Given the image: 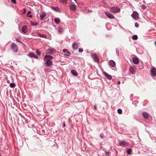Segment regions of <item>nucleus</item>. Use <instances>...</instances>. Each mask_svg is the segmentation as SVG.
Instances as JSON below:
<instances>
[{
  "label": "nucleus",
  "mask_w": 156,
  "mask_h": 156,
  "mask_svg": "<svg viewBox=\"0 0 156 156\" xmlns=\"http://www.w3.org/2000/svg\"><path fill=\"white\" fill-rule=\"evenodd\" d=\"M53 58L52 56L50 55L44 56V60L46 62L45 64L47 67H49L52 65Z\"/></svg>",
  "instance_id": "obj_1"
},
{
  "label": "nucleus",
  "mask_w": 156,
  "mask_h": 156,
  "mask_svg": "<svg viewBox=\"0 0 156 156\" xmlns=\"http://www.w3.org/2000/svg\"><path fill=\"white\" fill-rule=\"evenodd\" d=\"M142 115L145 119L148 120L149 122H151L152 121V118L147 113L145 112H143L142 113Z\"/></svg>",
  "instance_id": "obj_2"
},
{
  "label": "nucleus",
  "mask_w": 156,
  "mask_h": 156,
  "mask_svg": "<svg viewBox=\"0 0 156 156\" xmlns=\"http://www.w3.org/2000/svg\"><path fill=\"white\" fill-rule=\"evenodd\" d=\"M11 49L14 53H16L18 51V47L17 45L14 42L12 43L10 47Z\"/></svg>",
  "instance_id": "obj_3"
},
{
  "label": "nucleus",
  "mask_w": 156,
  "mask_h": 156,
  "mask_svg": "<svg viewBox=\"0 0 156 156\" xmlns=\"http://www.w3.org/2000/svg\"><path fill=\"white\" fill-rule=\"evenodd\" d=\"M117 143L118 145L122 147H126L129 145V144L128 142L125 141L119 140Z\"/></svg>",
  "instance_id": "obj_4"
},
{
  "label": "nucleus",
  "mask_w": 156,
  "mask_h": 156,
  "mask_svg": "<svg viewBox=\"0 0 156 156\" xmlns=\"http://www.w3.org/2000/svg\"><path fill=\"white\" fill-rule=\"evenodd\" d=\"M110 11L114 13H117L120 12V9L117 7H112L110 9Z\"/></svg>",
  "instance_id": "obj_5"
},
{
  "label": "nucleus",
  "mask_w": 156,
  "mask_h": 156,
  "mask_svg": "<svg viewBox=\"0 0 156 156\" xmlns=\"http://www.w3.org/2000/svg\"><path fill=\"white\" fill-rule=\"evenodd\" d=\"M143 151L145 153L147 154L148 155L151 156L152 155V153L151 152V150L148 147H146L145 148H143Z\"/></svg>",
  "instance_id": "obj_6"
},
{
  "label": "nucleus",
  "mask_w": 156,
  "mask_h": 156,
  "mask_svg": "<svg viewBox=\"0 0 156 156\" xmlns=\"http://www.w3.org/2000/svg\"><path fill=\"white\" fill-rule=\"evenodd\" d=\"M91 57L93 58L94 62H98L99 61V59L97 55L95 54H91Z\"/></svg>",
  "instance_id": "obj_7"
},
{
  "label": "nucleus",
  "mask_w": 156,
  "mask_h": 156,
  "mask_svg": "<svg viewBox=\"0 0 156 156\" xmlns=\"http://www.w3.org/2000/svg\"><path fill=\"white\" fill-rule=\"evenodd\" d=\"M139 14L136 11H134L133 13L131 15L132 17L135 19H137L138 17Z\"/></svg>",
  "instance_id": "obj_8"
},
{
  "label": "nucleus",
  "mask_w": 156,
  "mask_h": 156,
  "mask_svg": "<svg viewBox=\"0 0 156 156\" xmlns=\"http://www.w3.org/2000/svg\"><path fill=\"white\" fill-rule=\"evenodd\" d=\"M55 51V49L52 48L51 47H50L49 48L47 49L46 51L49 54L52 55L53 54V52Z\"/></svg>",
  "instance_id": "obj_9"
},
{
  "label": "nucleus",
  "mask_w": 156,
  "mask_h": 156,
  "mask_svg": "<svg viewBox=\"0 0 156 156\" xmlns=\"http://www.w3.org/2000/svg\"><path fill=\"white\" fill-rule=\"evenodd\" d=\"M151 76L156 75V69L154 67H152L151 69Z\"/></svg>",
  "instance_id": "obj_10"
},
{
  "label": "nucleus",
  "mask_w": 156,
  "mask_h": 156,
  "mask_svg": "<svg viewBox=\"0 0 156 156\" xmlns=\"http://www.w3.org/2000/svg\"><path fill=\"white\" fill-rule=\"evenodd\" d=\"M105 15L109 19H113L115 18V17L112 14L108 12H105Z\"/></svg>",
  "instance_id": "obj_11"
},
{
  "label": "nucleus",
  "mask_w": 156,
  "mask_h": 156,
  "mask_svg": "<svg viewBox=\"0 0 156 156\" xmlns=\"http://www.w3.org/2000/svg\"><path fill=\"white\" fill-rule=\"evenodd\" d=\"M103 73L105 76L108 80H111L112 79V76L108 74L106 72H103Z\"/></svg>",
  "instance_id": "obj_12"
},
{
  "label": "nucleus",
  "mask_w": 156,
  "mask_h": 156,
  "mask_svg": "<svg viewBox=\"0 0 156 156\" xmlns=\"http://www.w3.org/2000/svg\"><path fill=\"white\" fill-rule=\"evenodd\" d=\"M51 8L56 12H59L60 13L61 12V10L58 7H54L53 6H51Z\"/></svg>",
  "instance_id": "obj_13"
},
{
  "label": "nucleus",
  "mask_w": 156,
  "mask_h": 156,
  "mask_svg": "<svg viewBox=\"0 0 156 156\" xmlns=\"http://www.w3.org/2000/svg\"><path fill=\"white\" fill-rule=\"evenodd\" d=\"M133 61L134 64H138L139 63V58L137 57H134L133 58Z\"/></svg>",
  "instance_id": "obj_14"
},
{
  "label": "nucleus",
  "mask_w": 156,
  "mask_h": 156,
  "mask_svg": "<svg viewBox=\"0 0 156 156\" xmlns=\"http://www.w3.org/2000/svg\"><path fill=\"white\" fill-rule=\"evenodd\" d=\"M46 15V13L44 11L40 14V16L41 20H42L45 17Z\"/></svg>",
  "instance_id": "obj_15"
},
{
  "label": "nucleus",
  "mask_w": 156,
  "mask_h": 156,
  "mask_svg": "<svg viewBox=\"0 0 156 156\" xmlns=\"http://www.w3.org/2000/svg\"><path fill=\"white\" fill-rule=\"evenodd\" d=\"M109 64L112 67H114L115 65V62L112 60H111L109 62Z\"/></svg>",
  "instance_id": "obj_16"
},
{
  "label": "nucleus",
  "mask_w": 156,
  "mask_h": 156,
  "mask_svg": "<svg viewBox=\"0 0 156 156\" xmlns=\"http://www.w3.org/2000/svg\"><path fill=\"white\" fill-rule=\"evenodd\" d=\"M27 27L26 26H23L22 28V31L23 33H25L27 32Z\"/></svg>",
  "instance_id": "obj_17"
},
{
  "label": "nucleus",
  "mask_w": 156,
  "mask_h": 156,
  "mask_svg": "<svg viewBox=\"0 0 156 156\" xmlns=\"http://www.w3.org/2000/svg\"><path fill=\"white\" fill-rule=\"evenodd\" d=\"M72 47L75 50L77 49L79 47L78 44L76 43H73L72 45Z\"/></svg>",
  "instance_id": "obj_18"
},
{
  "label": "nucleus",
  "mask_w": 156,
  "mask_h": 156,
  "mask_svg": "<svg viewBox=\"0 0 156 156\" xmlns=\"http://www.w3.org/2000/svg\"><path fill=\"white\" fill-rule=\"evenodd\" d=\"M66 118H62L61 121L62 122V127H65L66 126L65 125V120H66Z\"/></svg>",
  "instance_id": "obj_19"
},
{
  "label": "nucleus",
  "mask_w": 156,
  "mask_h": 156,
  "mask_svg": "<svg viewBox=\"0 0 156 156\" xmlns=\"http://www.w3.org/2000/svg\"><path fill=\"white\" fill-rule=\"evenodd\" d=\"M54 22L56 24L58 25L60 23V20L58 18H55L54 19Z\"/></svg>",
  "instance_id": "obj_20"
},
{
  "label": "nucleus",
  "mask_w": 156,
  "mask_h": 156,
  "mask_svg": "<svg viewBox=\"0 0 156 156\" xmlns=\"http://www.w3.org/2000/svg\"><path fill=\"white\" fill-rule=\"evenodd\" d=\"M34 55L33 52H30L27 54V56L31 58H34Z\"/></svg>",
  "instance_id": "obj_21"
},
{
  "label": "nucleus",
  "mask_w": 156,
  "mask_h": 156,
  "mask_svg": "<svg viewBox=\"0 0 156 156\" xmlns=\"http://www.w3.org/2000/svg\"><path fill=\"white\" fill-rule=\"evenodd\" d=\"M70 9L74 11L76 9V7L75 5L72 4L70 5Z\"/></svg>",
  "instance_id": "obj_22"
},
{
  "label": "nucleus",
  "mask_w": 156,
  "mask_h": 156,
  "mask_svg": "<svg viewBox=\"0 0 156 156\" xmlns=\"http://www.w3.org/2000/svg\"><path fill=\"white\" fill-rule=\"evenodd\" d=\"M71 73L74 76H77L78 75V73L76 71L72 69L71 70Z\"/></svg>",
  "instance_id": "obj_23"
},
{
  "label": "nucleus",
  "mask_w": 156,
  "mask_h": 156,
  "mask_svg": "<svg viewBox=\"0 0 156 156\" xmlns=\"http://www.w3.org/2000/svg\"><path fill=\"white\" fill-rule=\"evenodd\" d=\"M129 71L130 73H132L133 74L135 73V70L132 67H131L129 69Z\"/></svg>",
  "instance_id": "obj_24"
},
{
  "label": "nucleus",
  "mask_w": 156,
  "mask_h": 156,
  "mask_svg": "<svg viewBox=\"0 0 156 156\" xmlns=\"http://www.w3.org/2000/svg\"><path fill=\"white\" fill-rule=\"evenodd\" d=\"M38 35L39 36L42 38H46L47 36L44 34H39Z\"/></svg>",
  "instance_id": "obj_25"
},
{
  "label": "nucleus",
  "mask_w": 156,
  "mask_h": 156,
  "mask_svg": "<svg viewBox=\"0 0 156 156\" xmlns=\"http://www.w3.org/2000/svg\"><path fill=\"white\" fill-rule=\"evenodd\" d=\"M31 13V12L30 11H28L27 13V16L30 17V18H32L33 16L32 15H30Z\"/></svg>",
  "instance_id": "obj_26"
},
{
  "label": "nucleus",
  "mask_w": 156,
  "mask_h": 156,
  "mask_svg": "<svg viewBox=\"0 0 156 156\" xmlns=\"http://www.w3.org/2000/svg\"><path fill=\"white\" fill-rule=\"evenodd\" d=\"M9 86L11 88H14L16 86V84L15 83H11L10 84Z\"/></svg>",
  "instance_id": "obj_27"
},
{
  "label": "nucleus",
  "mask_w": 156,
  "mask_h": 156,
  "mask_svg": "<svg viewBox=\"0 0 156 156\" xmlns=\"http://www.w3.org/2000/svg\"><path fill=\"white\" fill-rule=\"evenodd\" d=\"M70 54V53L69 51H67L66 52L64 53V55L66 56H69Z\"/></svg>",
  "instance_id": "obj_28"
},
{
  "label": "nucleus",
  "mask_w": 156,
  "mask_h": 156,
  "mask_svg": "<svg viewBox=\"0 0 156 156\" xmlns=\"http://www.w3.org/2000/svg\"><path fill=\"white\" fill-rule=\"evenodd\" d=\"M138 38V36L137 35H133L132 36V39L134 40L137 39Z\"/></svg>",
  "instance_id": "obj_29"
},
{
  "label": "nucleus",
  "mask_w": 156,
  "mask_h": 156,
  "mask_svg": "<svg viewBox=\"0 0 156 156\" xmlns=\"http://www.w3.org/2000/svg\"><path fill=\"white\" fill-rule=\"evenodd\" d=\"M132 152V149H128L127 150V153L129 155H130L131 154V152Z\"/></svg>",
  "instance_id": "obj_30"
},
{
  "label": "nucleus",
  "mask_w": 156,
  "mask_h": 156,
  "mask_svg": "<svg viewBox=\"0 0 156 156\" xmlns=\"http://www.w3.org/2000/svg\"><path fill=\"white\" fill-rule=\"evenodd\" d=\"M117 112L119 114H121L122 113V111L121 108H119L117 110Z\"/></svg>",
  "instance_id": "obj_31"
},
{
  "label": "nucleus",
  "mask_w": 156,
  "mask_h": 156,
  "mask_svg": "<svg viewBox=\"0 0 156 156\" xmlns=\"http://www.w3.org/2000/svg\"><path fill=\"white\" fill-rule=\"evenodd\" d=\"M36 53L38 55L40 56V55H41L40 51L38 49H36Z\"/></svg>",
  "instance_id": "obj_32"
},
{
  "label": "nucleus",
  "mask_w": 156,
  "mask_h": 156,
  "mask_svg": "<svg viewBox=\"0 0 156 156\" xmlns=\"http://www.w3.org/2000/svg\"><path fill=\"white\" fill-rule=\"evenodd\" d=\"M116 54H117V55L119 56V49L117 48L116 49Z\"/></svg>",
  "instance_id": "obj_33"
},
{
  "label": "nucleus",
  "mask_w": 156,
  "mask_h": 156,
  "mask_svg": "<svg viewBox=\"0 0 156 156\" xmlns=\"http://www.w3.org/2000/svg\"><path fill=\"white\" fill-rule=\"evenodd\" d=\"M37 23H34L32 22H31V25L32 26H36L37 25Z\"/></svg>",
  "instance_id": "obj_34"
},
{
  "label": "nucleus",
  "mask_w": 156,
  "mask_h": 156,
  "mask_svg": "<svg viewBox=\"0 0 156 156\" xmlns=\"http://www.w3.org/2000/svg\"><path fill=\"white\" fill-rule=\"evenodd\" d=\"M146 8V6L144 5L143 4L141 5V8L143 9H145Z\"/></svg>",
  "instance_id": "obj_35"
},
{
  "label": "nucleus",
  "mask_w": 156,
  "mask_h": 156,
  "mask_svg": "<svg viewBox=\"0 0 156 156\" xmlns=\"http://www.w3.org/2000/svg\"><path fill=\"white\" fill-rule=\"evenodd\" d=\"M68 0H60V2L63 3H66Z\"/></svg>",
  "instance_id": "obj_36"
},
{
  "label": "nucleus",
  "mask_w": 156,
  "mask_h": 156,
  "mask_svg": "<svg viewBox=\"0 0 156 156\" xmlns=\"http://www.w3.org/2000/svg\"><path fill=\"white\" fill-rule=\"evenodd\" d=\"M135 26L137 28L139 27V24L137 23H136L135 24Z\"/></svg>",
  "instance_id": "obj_37"
},
{
  "label": "nucleus",
  "mask_w": 156,
  "mask_h": 156,
  "mask_svg": "<svg viewBox=\"0 0 156 156\" xmlns=\"http://www.w3.org/2000/svg\"><path fill=\"white\" fill-rule=\"evenodd\" d=\"M104 137V134L103 133H102L100 134V137L101 138H103Z\"/></svg>",
  "instance_id": "obj_38"
},
{
  "label": "nucleus",
  "mask_w": 156,
  "mask_h": 156,
  "mask_svg": "<svg viewBox=\"0 0 156 156\" xmlns=\"http://www.w3.org/2000/svg\"><path fill=\"white\" fill-rule=\"evenodd\" d=\"M105 154L106 156H108L109 154V153L108 152H107V151H105Z\"/></svg>",
  "instance_id": "obj_39"
},
{
  "label": "nucleus",
  "mask_w": 156,
  "mask_h": 156,
  "mask_svg": "<svg viewBox=\"0 0 156 156\" xmlns=\"http://www.w3.org/2000/svg\"><path fill=\"white\" fill-rule=\"evenodd\" d=\"M83 50L82 49L79 48V52L80 53H82L83 52Z\"/></svg>",
  "instance_id": "obj_40"
},
{
  "label": "nucleus",
  "mask_w": 156,
  "mask_h": 156,
  "mask_svg": "<svg viewBox=\"0 0 156 156\" xmlns=\"http://www.w3.org/2000/svg\"><path fill=\"white\" fill-rule=\"evenodd\" d=\"M11 1L14 4H15L16 3V0H11Z\"/></svg>",
  "instance_id": "obj_41"
},
{
  "label": "nucleus",
  "mask_w": 156,
  "mask_h": 156,
  "mask_svg": "<svg viewBox=\"0 0 156 156\" xmlns=\"http://www.w3.org/2000/svg\"><path fill=\"white\" fill-rule=\"evenodd\" d=\"M153 78L155 80H156V75L154 76H152Z\"/></svg>",
  "instance_id": "obj_42"
},
{
  "label": "nucleus",
  "mask_w": 156,
  "mask_h": 156,
  "mask_svg": "<svg viewBox=\"0 0 156 156\" xmlns=\"http://www.w3.org/2000/svg\"><path fill=\"white\" fill-rule=\"evenodd\" d=\"M16 40L17 41L19 42H21V41L20 40V39L18 38H16Z\"/></svg>",
  "instance_id": "obj_43"
},
{
  "label": "nucleus",
  "mask_w": 156,
  "mask_h": 156,
  "mask_svg": "<svg viewBox=\"0 0 156 156\" xmlns=\"http://www.w3.org/2000/svg\"><path fill=\"white\" fill-rule=\"evenodd\" d=\"M102 13V15H101V18H104L105 17V16L104 15V13Z\"/></svg>",
  "instance_id": "obj_44"
},
{
  "label": "nucleus",
  "mask_w": 156,
  "mask_h": 156,
  "mask_svg": "<svg viewBox=\"0 0 156 156\" xmlns=\"http://www.w3.org/2000/svg\"><path fill=\"white\" fill-rule=\"evenodd\" d=\"M34 58H35V59H37L38 58V57L37 56H36L35 55H34Z\"/></svg>",
  "instance_id": "obj_45"
},
{
  "label": "nucleus",
  "mask_w": 156,
  "mask_h": 156,
  "mask_svg": "<svg viewBox=\"0 0 156 156\" xmlns=\"http://www.w3.org/2000/svg\"><path fill=\"white\" fill-rule=\"evenodd\" d=\"M63 52H64L65 53L66 52V51H67V50L66 49H63Z\"/></svg>",
  "instance_id": "obj_46"
},
{
  "label": "nucleus",
  "mask_w": 156,
  "mask_h": 156,
  "mask_svg": "<svg viewBox=\"0 0 156 156\" xmlns=\"http://www.w3.org/2000/svg\"><path fill=\"white\" fill-rule=\"evenodd\" d=\"M94 109H97V106H96V105H95L94 106Z\"/></svg>",
  "instance_id": "obj_47"
},
{
  "label": "nucleus",
  "mask_w": 156,
  "mask_h": 156,
  "mask_svg": "<svg viewBox=\"0 0 156 156\" xmlns=\"http://www.w3.org/2000/svg\"><path fill=\"white\" fill-rule=\"evenodd\" d=\"M154 45H155L156 47V41H155L154 42Z\"/></svg>",
  "instance_id": "obj_48"
},
{
  "label": "nucleus",
  "mask_w": 156,
  "mask_h": 156,
  "mask_svg": "<svg viewBox=\"0 0 156 156\" xmlns=\"http://www.w3.org/2000/svg\"><path fill=\"white\" fill-rule=\"evenodd\" d=\"M120 82L119 81L118 82V84H120Z\"/></svg>",
  "instance_id": "obj_49"
},
{
  "label": "nucleus",
  "mask_w": 156,
  "mask_h": 156,
  "mask_svg": "<svg viewBox=\"0 0 156 156\" xmlns=\"http://www.w3.org/2000/svg\"><path fill=\"white\" fill-rule=\"evenodd\" d=\"M88 11L89 12H92V10H88Z\"/></svg>",
  "instance_id": "obj_50"
},
{
  "label": "nucleus",
  "mask_w": 156,
  "mask_h": 156,
  "mask_svg": "<svg viewBox=\"0 0 156 156\" xmlns=\"http://www.w3.org/2000/svg\"><path fill=\"white\" fill-rule=\"evenodd\" d=\"M58 32L59 33H61V31L60 30H58Z\"/></svg>",
  "instance_id": "obj_51"
},
{
  "label": "nucleus",
  "mask_w": 156,
  "mask_h": 156,
  "mask_svg": "<svg viewBox=\"0 0 156 156\" xmlns=\"http://www.w3.org/2000/svg\"><path fill=\"white\" fill-rule=\"evenodd\" d=\"M75 2H76V0H74Z\"/></svg>",
  "instance_id": "obj_52"
}]
</instances>
